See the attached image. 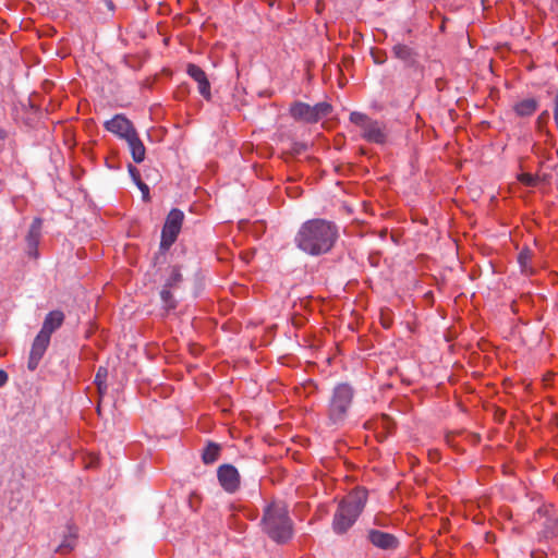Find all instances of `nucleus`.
Masks as SVG:
<instances>
[{
  "label": "nucleus",
  "instance_id": "obj_1",
  "mask_svg": "<svg viewBox=\"0 0 558 558\" xmlns=\"http://www.w3.org/2000/svg\"><path fill=\"white\" fill-rule=\"evenodd\" d=\"M338 239V227L326 219L303 222L294 238L295 245L304 253L318 256L328 253Z\"/></svg>",
  "mask_w": 558,
  "mask_h": 558
},
{
  "label": "nucleus",
  "instance_id": "obj_2",
  "mask_svg": "<svg viewBox=\"0 0 558 558\" xmlns=\"http://www.w3.org/2000/svg\"><path fill=\"white\" fill-rule=\"evenodd\" d=\"M262 529L277 544H286L293 537V521L283 502L274 501L264 509Z\"/></svg>",
  "mask_w": 558,
  "mask_h": 558
},
{
  "label": "nucleus",
  "instance_id": "obj_3",
  "mask_svg": "<svg viewBox=\"0 0 558 558\" xmlns=\"http://www.w3.org/2000/svg\"><path fill=\"white\" fill-rule=\"evenodd\" d=\"M366 501L367 492L360 487L343 497L333 514L332 531L338 535L348 532L362 513Z\"/></svg>",
  "mask_w": 558,
  "mask_h": 558
},
{
  "label": "nucleus",
  "instance_id": "obj_4",
  "mask_svg": "<svg viewBox=\"0 0 558 558\" xmlns=\"http://www.w3.org/2000/svg\"><path fill=\"white\" fill-rule=\"evenodd\" d=\"M354 398V389L347 383L338 384L331 393L328 404V418L335 424H341L348 416Z\"/></svg>",
  "mask_w": 558,
  "mask_h": 558
},
{
  "label": "nucleus",
  "instance_id": "obj_5",
  "mask_svg": "<svg viewBox=\"0 0 558 558\" xmlns=\"http://www.w3.org/2000/svg\"><path fill=\"white\" fill-rule=\"evenodd\" d=\"M349 120L361 130V136L364 141L377 145H384L387 142L388 131L384 122L372 119L359 111L351 112Z\"/></svg>",
  "mask_w": 558,
  "mask_h": 558
},
{
  "label": "nucleus",
  "instance_id": "obj_6",
  "mask_svg": "<svg viewBox=\"0 0 558 558\" xmlns=\"http://www.w3.org/2000/svg\"><path fill=\"white\" fill-rule=\"evenodd\" d=\"M289 111L291 117L296 121L317 123L330 113L331 106L327 102H318L311 106L302 101H295L291 105Z\"/></svg>",
  "mask_w": 558,
  "mask_h": 558
},
{
  "label": "nucleus",
  "instance_id": "obj_7",
  "mask_svg": "<svg viewBox=\"0 0 558 558\" xmlns=\"http://www.w3.org/2000/svg\"><path fill=\"white\" fill-rule=\"evenodd\" d=\"M184 219V214L182 210L178 208H173L168 214L162 231H161V240H160V248L169 250L171 245L177 241V238L181 231L182 223Z\"/></svg>",
  "mask_w": 558,
  "mask_h": 558
},
{
  "label": "nucleus",
  "instance_id": "obj_8",
  "mask_svg": "<svg viewBox=\"0 0 558 558\" xmlns=\"http://www.w3.org/2000/svg\"><path fill=\"white\" fill-rule=\"evenodd\" d=\"M104 126L108 132L124 141L136 133L133 123L122 113H118L112 119L106 121Z\"/></svg>",
  "mask_w": 558,
  "mask_h": 558
},
{
  "label": "nucleus",
  "instance_id": "obj_9",
  "mask_svg": "<svg viewBox=\"0 0 558 558\" xmlns=\"http://www.w3.org/2000/svg\"><path fill=\"white\" fill-rule=\"evenodd\" d=\"M217 477L221 487L230 494L235 493L240 487V474L235 466L223 464L218 468Z\"/></svg>",
  "mask_w": 558,
  "mask_h": 558
},
{
  "label": "nucleus",
  "instance_id": "obj_10",
  "mask_svg": "<svg viewBox=\"0 0 558 558\" xmlns=\"http://www.w3.org/2000/svg\"><path fill=\"white\" fill-rule=\"evenodd\" d=\"M41 226L43 220L40 218H35L29 227L28 233L26 235V253L32 258H38V245L41 238Z\"/></svg>",
  "mask_w": 558,
  "mask_h": 558
},
{
  "label": "nucleus",
  "instance_id": "obj_11",
  "mask_svg": "<svg viewBox=\"0 0 558 558\" xmlns=\"http://www.w3.org/2000/svg\"><path fill=\"white\" fill-rule=\"evenodd\" d=\"M50 343V337L46 336L41 332H38L34 342L32 344L29 359H28V368L34 371L37 368L41 357L44 356L48 345Z\"/></svg>",
  "mask_w": 558,
  "mask_h": 558
},
{
  "label": "nucleus",
  "instance_id": "obj_12",
  "mask_svg": "<svg viewBox=\"0 0 558 558\" xmlns=\"http://www.w3.org/2000/svg\"><path fill=\"white\" fill-rule=\"evenodd\" d=\"M186 72L198 84L199 94L205 99H209L211 96L210 83L204 70L196 64L190 63L187 65Z\"/></svg>",
  "mask_w": 558,
  "mask_h": 558
},
{
  "label": "nucleus",
  "instance_id": "obj_13",
  "mask_svg": "<svg viewBox=\"0 0 558 558\" xmlns=\"http://www.w3.org/2000/svg\"><path fill=\"white\" fill-rule=\"evenodd\" d=\"M368 541L380 549H393L399 544L392 534L379 530H371L368 532Z\"/></svg>",
  "mask_w": 558,
  "mask_h": 558
},
{
  "label": "nucleus",
  "instance_id": "obj_14",
  "mask_svg": "<svg viewBox=\"0 0 558 558\" xmlns=\"http://www.w3.org/2000/svg\"><path fill=\"white\" fill-rule=\"evenodd\" d=\"M64 314L63 312L56 310L49 312L43 323L41 329L39 332L49 336L51 338V335L59 329L63 322H64Z\"/></svg>",
  "mask_w": 558,
  "mask_h": 558
},
{
  "label": "nucleus",
  "instance_id": "obj_15",
  "mask_svg": "<svg viewBox=\"0 0 558 558\" xmlns=\"http://www.w3.org/2000/svg\"><path fill=\"white\" fill-rule=\"evenodd\" d=\"M125 142L128 143L133 160L136 163L143 162L146 156V149L137 132Z\"/></svg>",
  "mask_w": 558,
  "mask_h": 558
},
{
  "label": "nucleus",
  "instance_id": "obj_16",
  "mask_svg": "<svg viewBox=\"0 0 558 558\" xmlns=\"http://www.w3.org/2000/svg\"><path fill=\"white\" fill-rule=\"evenodd\" d=\"M393 56L403 61L408 65H412L415 62V52L414 50L404 45V44H397L392 47Z\"/></svg>",
  "mask_w": 558,
  "mask_h": 558
},
{
  "label": "nucleus",
  "instance_id": "obj_17",
  "mask_svg": "<svg viewBox=\"0 0 558 558\" xmlns=\"http://www.w3.org/2000/svg\"><path fill=\"white\" fill-rule=\"evenodd\" d=\"M76 537H77V530L76 527L69 525L68 532L64 535L62 542L57 548V551L60 554H68L75 547L76 544Z\"/></svg>",
  "mask_w": 558,
  "mask_h": 558
},
{
  "label": "nucleus",
  "instance_id": "obj_18",
  "mask_svg": "<svg viewBox=\"0 0 558 558\" xmlns=\"http://www.w3.org/2000/svg\"><path fill=\"white\" fill-rule=\"evenodd\" d=\"M538 107V102L534 98H527L519 101L514 106V112L520 117L532 116Z\"/></svg>",
  "mask_w": 558,
  "mask_h": 558
},
{
  "label": "nucleus",
  "instance_id": "obj_19",
  "mask_svg": "<svg viewBox=\"0 0 558 558\" xmlns=\"http://www.w3.org/2000/svg\"><path fill=\"white\" fill-rule=\"evenodd\" d=\"M531 262H532V251L529 248H523L518 255V263H519L521 271L523 274H525V275L533 274Z\"/></svg>",
  "mask_w": 558,
  "mask_h": 558
},
{
  "label": "nucleus",
  "instance_id": "obj_20",
  "mask_svg": "<svg viewBox=\"0 0 558 558\" xmlns=\"http://www.w3.org/2000/svg\"><path fill=\"white\" fill-rule=\"evenodd\" d=\"M220 447L216 444H208V446L203 451V461L206 464L214 463L219 458Z\"/></svg>",
  "mask_w": 558,
  "mask_h": 558
},
{
  "label": "nucleus",
  "instance_id": "obj_21",
  "mask_svg": "<svg viewBox=\"0 0 558 558\" xmlns=\"http://www.w3.org/2000/svg\"><path fill=\"white\" fill-rule=\"evenodd\" d=\"M107 368L99 367L96 376H95V384L97 385L98 391L100 393H104L107 390L106 379H107Z\"/></svg>",
  "mask_w": 558,
  "mask_h": 558
},
{
  "label": "nucleus",
  "instance_id": "obj_22",
  "mask_svg": "<svg viewBox=\"0 0 558 558\" xmlns=\"http://www.w3.org/2000/svg\"><path fill=\"white\" fill-rule=\"evenodd\" d=\"M169 287L166 286V288H163L160 292V296L162 299V301L165 302V304L167 305V307L169 308H173L174 307V303H173V300H172V294L170 292V290L168 289Z\"/></svg>",
  "mask_w": 558,
  "mask_h": 558
},
{
  "label": "nucleus",
  "instance_id": "obj_23",
  "mask_svg": "<svg viewBox=\"0 0 558 558\" xmlns=\"http://www.w3.org/2000/svg\"><path fill=\"white\" fill-rule=\"evenodd\" d=\"M182 280V275L179 269L174 268L167 281V287L171 288Z\"/></svg>",
  "mask_w": 558,
  "mask_h": 558
},
{
  "label": "nucleus",
  "instance_id": "obj_24",
  "mask_svg": "<svg viewBox=\"0 0 558 558\" xmlns=\"http://www.w3.org/2000/svg\"><path fill=\"white\" fill-rule=\"evenodd\" d=\"M519 181L527 186H533L536 183V179L530 173H521L519 175Z\"/></svg>",
  "mask_w": 558,
  "mask_h": 558
},
{
  "label": "nucleus",
  "instance_id": "obj_25",
  "mask_svg": "<svg viewBox=\"0 0 558 558\" xmlns=\"http://www.w3.org/2000/svg\"><path fill=\"white\" fill-rule=\"evenodd\" d=\"M136 185H137V187L142 191V193H143V197H144V198H147V197L149 196V187H148V185H147V184H145V183L141 180V178H137V180H136Z\"/></svg>",
  "mask_w": 558,
  "mask_h": 558
},
{
  "label": "nucleus",
  "instance_id": "obj_26",
  "mask_svg": "<svg viewBox=\"0 0 558 558\" xmlns=\"http://www.w3.org/2000/svg\"><path fill=\"white\" fill-rule=\"evenodd\" d=\"M548 118H549V113H548V111H547V110L543 111V112L537 117V120H536V124H537V126H538V128H542V125H543L544 123H546V122H547Z\"/></svg>",
  "mask_w": 558,
  "mask_h": 558
},
{
  "label": "nucleus",
  "instance_id": "obj_27",
  "mask_svg": "<svg viewBox=\"0 0 558 558\" xmlns=\"http://www.w3.org/2000/svg\"><path fill=\"white\" fill-rule=\"evenodd\" d=\"M129 172L135 182H136L137 178H141L138 170L132 165L129 166Z\"/></svg>",
  "mask_w": 558,
  "mask_h": 558
},
{
  "label": "nucleus",
  "instance_id": "obj_28",
  "mask_svg": "<svg viewBox=\"0 0 558 558\" xmlns=\"http://www.w3.org/2000/svg\"><path fill=\"white\" fill-rule=\"evenodd\" d=\"M7 380H8V375L4 371H2V385H4Z\"/></svg>",
  "mask_w": 558,
  "mask_h": 558
}]
</instances>
